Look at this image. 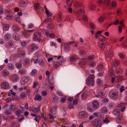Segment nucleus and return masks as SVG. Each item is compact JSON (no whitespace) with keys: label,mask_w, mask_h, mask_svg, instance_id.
<instances>
[{"label":"nucleus","mask_w":127,"mask_h":127,"mask_svg":"<svg viewBox=\"0 0 127 127\" xmlns=\"http://www.w3.org/2000/svg\"><path fill=\"white\" fill-rule=\"evenodd\" d=\"M34 8L36 10L40 13L42 12L43 10L42 8L39 6V4L38 3H36L34 4Z\"/></svg>","instance_id":"obj_3"},{"label":"nucleus","mask_w":127,"mask_h":127,"mask_svg":"<svg viewBox=\"0 0 127 127\" xmlns=\"http://www.w3.org/2000/svg\"><path fill=\"white\" fill-rule=\"evenodd\" d=\"M47 119L50 122H51L54 120V118L53 116L50 114H49L47 116Z\"/></svg>","instance_id":"obj_10"},{"label":"nucleus","mask_w":127,"mask_h":127,"mask_svg":"<svg viewBox=\"0 0 127 127\" xmlns=\"http://www.w3.org/2000/svg\"><path fill=\"white\" fill-rule=\"evenodd\" d=\"M3 30L5 31H7L9 28V26L8 25L4 24L3 26Z\"/></svg>","instance_id":"obj_26"},{"label":"nucleus","mask_w":127,"mask_h":127,"mask_svg":"<svg viewBox=\"0 0 127 127\" xmlns=\"http://www.w3.org/2000/svg\"><path fill=\"white\" fill-rule=\"evenodd\" d=\"M54 27V25L52 24H48L47 25V28L48 29H51Z\"/></svg>","instance_id":"obj_39"},{"label":"nucleus","mask_w":127,"mask_h":127,"mask_svg":"<svg viewBox=\"0 0 127 127\" xmlns=\"http://www.w3.org/2000/svg\"><path fill=\"white\" fill-rule=\"evenodd\" d=\"M94 76V75L92 74L90 75V77L92 78L91 80L90 83L91 86H93L94 85V80L93 78V77Z\"/></svg>","instance_id":"obj_20"},{"label":"nucleus","mask_w":127,"mask_h":127,"mask_svg":"<svg viewBox=\"0 0 127 127\" xmlns=\"http://www.w3.org/2000/svg\"><path fill=\"white\" fill-rule=\"evenodd\" d=\"M53 100L55 102H57L58 101V98L57 96H55V95H53L52 96Z\"/></svg>","instance_id":"obj_54"},{"label":"nucleus","mask_w":127,"mask_h":127,"mask_svg":"<svg viewBox=\"0 0 127 127\" xmlns=\"http://www.w3.org/2000/svg\"><path fill=\"white\" fill-rule=\"evenodd\" d=\"M102 32H96L95 35V38H99V36H101V35H100Z\"/></svg>","instance_id":"obj_50"},{"label":"nucleus","mask_w":127,"mask_h":127,"mask_svg":"<svg viewBox=\"0 0 127 127\" xmlns=\"http://www.w3.org/2000/svg\"><path fill=\"white\" fill-rule=\"evenodd\" d=\"M64 49L66 51H67L70 50V46L68 45V44L65 45L64 46Z\"/></svg>","instance_id":"obj_31"},{"label":"nucleus","mask_w":127,"mask_h":127,"mask_svg":"<svg viewBox=\"0 0 127 127\" xmlns=\"http://www.w3.org/2000/svg\"><path fill=\"white\" fill-rule=\"evenodd\" d=\"M26 0H20L19 3V5L20 6L22 7H25L27 5L26 3Z\"/></svg>","instance_id":"obj_8"},{"label":"nucleus","mask_w":127,"mask_h":127,"mask_svg":"<svg viewBox=\"0 0 127 127\" xmlns=\"http://www.w3.org/2000/svg\"><path fill=\"white\" fill-rule=\"evenodd\" d=\"M77 13L79 15H82L84 13V10L82 9H79L77 11Z\"/></svg>","instance_id":"obj_29"},{"label":"nucleus","mask_w":127,"mask_h":127,"mask_svg":"<svg viewBox=\"0 0 127 127\" xmlns=\"http://www.w3.org/2000/svg\"><path fill=\"white\" fill-rule=\"evenodd\" d=\"M7 66L9 69L11 70H13L14 68V65L11 63L8 64Z\"/></svg>","instance_id":"obj_22"},{"label":"nucleus","mask_w":127,"mask_h":127,"mask_svg":"<svg viewBox=\"0 0 127 127\" xmlns=\"http://www.w3.org/2000/svg\"><path fill=\"white\" fill-rule=\"evenodd\" d=\"M126 105L125 103H121L119 104L118 105V107L119 108H122L125 106Z\"/></svg>","instance_id":"obj_48"},{"label":"nucleus","mask_w":127,"mask_h":127,"mask_svg":"<svg viewBox=\"0 0 127 127\" xmlns=\"http://www.w3.org/2000/svg\"><path fill=\"white\" fill-rule=\"evenodd\" d=\"M116 1H113L111 3V5L110 6L111 7H116Z\"/></svg>","instance_id":"obj_46"},{"label":"nucleus","mask_w":127,"mask_h":127,"mask_svg":"<svg viewBox=\"0 0 127 127\" xmlns=\"http://www.w3.org/2000/svg\"><path fill=\"white\" fill-rule=\"evenodd\" d=\"M97 83L98 85L99 86H101L102 82L101 80L100 79H98L97 81Z\"/></svg>","instance_id":"obj_49"},{"label":"nucleus","mask_w":127,"mask_h":127,"mask_svg":"<svg viewBox=\"0 0 127 127\" xmlns=\"http://www.w3.org/2000/svg\"><path fill=\"white\" fill-rule=\"evenodd\" d=\"M19 77L17 74H14L13 76L12 80L15 82H16L19 80Z\"/></svg>","instance_id":"obj_12"},{"label":"nucleus","mask_w":127,"mask_h":127,"mask_svg":"<svg viewBox=\"0 0 127 127\" xmlns=\"http://www.w3.org/2000/svg\"><path fill=\"white\" fill-rule=\"evenodd\" d=\"M89 25L90 27H91L92 29L94 30L95 29V27L93 23H89Z\"/></svg>","instance_id":"obj_56"},{"label":"nucleus","mask_w":127,"mask_h":127,"mask_svg":"<svg viewBox=\"0 0 127 127\" xmlns=\"http://www.w3.org/2000/svg\"><path fill=\"white\" fill-rule=\"evenodd\" d=\"M122 118V116L119 115L117 117L116 120L118 122L120 123L121 122Z\"/></svg>","instance_id":"obj_43"},{"label":"nucleus","mask_w":127,"mask_h":127,"mask_svg":"<svg viewBox=\"0 0 127 127\" xmlns=\"http://www.w3.org/2000/svg\"><path fill=\"white\" fill-rule=\"evenodd\" d=\"M9 86V83L6 82H2L1 85V87L2 88L4 89H8Z\"/></svg>","instance_id":"obj_5"},{"label":"nucleus","mask_w":127,"mask_h":127,"mask_svg":"<svg viewBox=\"0 0 127 127\" xmlns=\"http://www.w3.org/2000/svg\"><path fill=\"white\" fill-rule=\"evenodd\" d=\"M123 78L121 76H117L115 78V80L117 81H121L122 79Z\"/></svg>","instance_id":"obj_37"},{"label":"nucleus","mask_w":127,"mask_h":127,"mask_svg":"<svg viewBox=\"0 0 127 127\" xmlns=\"http://www.w3.org/2000/svg\"><path fill=\"white\" fill-rule=\"evenodd\" d=\"M98 95L100 97H103L105 96V94L104 92H100L98 93Z\"/></svg>","instance_id":"obj_36"},{"label":"nucleus","mask_w":127,"mask_h":127,"mask_svg":"<svg viewBox=\"0 0 127 127\" xmlns=\"http://www.w3.org/2000/svg\"><path fill=\"white\" fill-rule=\"evenodd\" d=\"M99 39L100 40V41H101L102 42L104 41L106 39V38L104 36L102 35L99 36Z\"/></svg>","instance_id":"obj_35"},{"label":"nucleus","mask_w":127,"mask_h":127,"mask_svg":"<svg viewBox=\"0 0 127 127\" xmlns=\"http://www.w3.org/2000/svg\"><path fill=\"white\" fill-rule=\"evenodd\" d=\"M119 24L120 25V27H119V31L120 32L122 31V27H123L124 25L123 24V22L122 21H121L119 22Z\"/></svg>","instance_id":"obj_28"},{"label":"nucleus","mask_w":127,"mask_h":127,"mask_svg":"<svg viewBox=\"0 0 127 127\" xmlns=\"http://www.w3.org/2000/svg\"><path fill=\"white\" fill-rule=\"evenodd\" d=\"M37 72V70L36 69H34L31 72V74L32 76H34L36 74Z\"/></svg>","instance_id":"obj_42"},{"label":"nucleus","mask_w":127,"mask_h":127,"mask_svg":"<svg viewBox=\"0 0 127 127\" xmlns=\"http://www.w3.org/2000/svg\"><path fill=\"white\" fill-rule=\"evenodd\" d=\"M67 20H69V21L72 22L73 21V18L71 16L68 17L67 18Z\"/></svg>","instance_id":"obj_59"},{"label":"nucleus","mask_w":127,"mask_h":127,"mask_svg":"<svg viewBox=\"0 0 127 127\" xmlns=\"http://www.w3.org/2000/svg\"><path fill=\"white\" fill-rule=\"evenodd\" d=\"M94 115L98 117L99 116L101 117V114L100 113H95L94 114Z\"/></svg>","instance_id":"obj_61"},{"label":"nucleus","mask_w":127,"mask_h":127,"mask_svg":"<svg viewBox=\"0 0 127 127\" xmlns=\"http://www.w3.org/2000/svg\"><path fill=\"white\" fill-rule=\"evenodd\" d=\"M26 94L25 93L23 92L21 94L20 97L22 98H24L26 96Z\"/></svg>","instance_id":"obj_60"},{"label":"nucleus","mask_w":127,"mask_h":127,"mask_svg":"<svg viewBox=\"0 0 127 127\" xmlns=\"http://www.w3.org/2000/svg\"><path fill=\"white\" fill-rule=\"evenodd\" d=\"M2 73L5 76H7L9 74V72L6 70H4L2 71Z\"/></svg>","instance_id":"obj_44"},{"label":"nucleus","mask_w":127,"mask_h":127,"mask_svg":"<svg viewBox=\"0 0 127 127\" xmlns=\"http://www.w3.org/2000/svg\"><path fill=\"white\" fill-rule=\"evenodd\" d=\"M92 123L97 127H100L102 125V122L101 120L95 119L92 121Z\"/></svg>","instance_id":"obj_2"},{"label":"nucleus","mask_w":127,"mask_h":127,"mask_svg":"<svg viewBox=\"0 0 127 127\" xmlns=\"http://www.w3.org/2000/svg\"><path fill=\"white\" fill-rule=\"evenodd\" d=\"M81 4L80 2H78L75 4V6L78 8H80L81 6Z\"/></svg>","instance_id":"obj_52"},{"label":"nucleus","mask_w":127,"mask_h":127,"mask_svg":"<svg viewBox=\"0 0 127 127\" xmlns=\"http://www.w3.org/2000/svg\"><path fill=\"white\" fill-rule=\"evenodd\" d=\"M29 60L27 58H26L24 59L23 63L24 64H27L29 62Z\"/></svg>","instance_id":"obj_45"},{"label":"nucleus","mask_w":127,"mask_h":127,"mask_svg":"<svg viewBox=\"0 0 127 127\" xmlns=\"http://www.w3.org/2000/svg\"><path fill=\"white\" fill-rule=\"evenodd\" d=\"M42 96L39 94H37L35 95L34 100L36 101L38 100L40 101L42 100Z\"/></svg>","instance_id":"obj_9"},{"label":"nucleus","mask_w":127,"mask_h":127,"mask_svg":"<svg viewBox=\"0 0 127 127\" xmlns=\"http://www.w3.org/2000/svg\"><path fill=\"white\" fill-rule=\"evenodd\" d=\"M93 107L95 109L97 108L99 106L98 102L96 101H94L93 102Z\"/></svg>","instance_id":"obj_14"},{"label":"nucleus","mask_w":127,"mask_h":127,"mask_svg":"<svg viewBox=\"0 0 127 127\" xmlns=\"http://www.w3.org/2000/svg\"><path fill=\"white\" fill-rule=\"evenodd\" d=\"M77 59L75 56H71L70 58V60L71 61H75L77 60Z\"/></svg>","instance_id":"obj_41"},{"label":"nucleus","mask_w":127,"mask_h":127,"mask_svg":"<svg viewBox=\"0 0 127 127\" xmlns=\"http://www.w3.org/2000/svg\"><path fill=\"white\" fill-rule=\"evenodd\" d=\"M95 63L94 61L91 62L89 64V66L90 67H93L95 66Z\"/></svg>","instance_id":"obj_30"},{"label":"nucleus","mask_w":127,"mask_h":127,"mask_svg":"<svg viewBox=\"0 0 127 127\" xmlns=\"http://www.w3.org/2000/svg\"><path fill=\"white\" fill-rule=\"evenodd\" d=\"M122 70L119 68H117L115 70V73L117 74L120 75L122 73Z\"/></svg>","instance_id":"obj_25"},{"label":"nucleus","mask_w":127,"mask_h":127,"mask_svg":"<svg viewBox=\"0 0 127 127\" xmlns=\"http://www.w3.org/2000/svg\"><path fill=\"white\" fill-rule=\"evenodd\" d=\"M80 54L82 56H84L86 54L85 52L84 51L82 50H81L80 51Z\"/></svg>","instance_id":"obj_58"},{"label":"nucleus","mask_w":127,"mask_h":127,"mask_svg":"<svg viewBox=\"0 0 127 127\" xmlns=\"http://www.w3.org/2000/svg\"><path fill=\"white\" fill-rule=\"evenodd\" d=\"M105 16V15L104 14H103L101 16L99 17L98 21L100 22H102L104 20V17Z\"/></svg>","instance_id":"obj_27"},{"label":"nucleus","mask_w":127,"mask_h":127,"mask_svg":"<svg viewBox=\"0 0 127 127\" xmlns=\"http://www.w3.org/2000/svg\"><path fill=\"white\" fill-rule=\"evenodd\" d=\"M107 54L110 57H112L113 55V49L111 48L110 52L107 53Z\"/></svg>","instance_id":"obj_24"},{"label":"nucleus","mask_w":127,"mask_h":127,"mask_svg":"<svg viewBox=\"0 0 127 127\" xmlns=\"http://www.w3.org/2000/svg\"><path fill=\"white\" fill-rule=\"evenodd\" d=\"M60 64L59 62H57L54 63V66L55 68H57L59 67Z\"/></svg>","instance_id":"obj_34"},{"label":"nucleus","mask_w":127,"mask_h":127,"mask_svg":"<svg viewBox=\"0 0 127 127\" xmlns=\"http://www.w3.org/2000/svg\"><path fill=\"white\" fill-rule=\"evenodd\" d=\"M86 62L84 59H82L80 62V64L82 65H85Z\"/></svg>","instance_id":"obj_32"},{"label":"nucleus","mask_w":127,"mask_h":127,"mask_svg":"<svg viewBox=\"0 0 127 127\" xmlns=\"http://www.w3.org/2000/svg\"><path fill=\"white\" fill-rule=\"evenodd\" d=\"M81 117H85L87 115V114L84 111H81L79 113Z\"/></svg>","instance_id":"obj_21"},{"label":"nucleus","mask_w":127,"mask_h":127,"mask_svg":"<svg viewBox=\"0 0 127 127\" xmlns=\"http://www.w3.org/2000/svg\"><path fill=\"white\" fill-rule=\"evenodd\" d=\"M47 92L45 91H42L41 92V95L43 96H45L47 95Z\"/></svg>","instance_id":"obj_57"},{"label":"nucleus","mask_w":127,"mask_h":127,"mask_svg":"<svg viewBox=\"0 0 127 127\" xmlns=\"http://www.w3.org/2000/svg\"><path fill=\"white\" fill-rule=\"evenodd\" d=\"M120 111L118 109H115L113 111V113L115 115H119Z\"/></svg>","instance_id":"obj_17"},{"label":"nucleus","mask_w":127,"mask_h":127,"mask_svg":"<svg viewBox=\"0 0 127 127\" xmlns=\"http://www.w3.org/2000/svg\"><path fill=\"white\" fill-rule=\"evenodd\" d=\"M26 72V71L24 69H21L19 71V73L20 75L25 74Z\"/></svg>","instance_id":"obj_23"},{"label":"nucleus","mask_w":127,"mask_h":127,"mask_svg":"<svg viewBox=\"0 0 127 127\" xmlns=\"http://www.w3.org/2000/svg\"><path fill=\"white\" fill-rule=\"evenodd\" d=\"M16 107L15 105H10L9 106V109L11 111H13L15 109Z\"/></svg>","instance_id":"obj_33"},{"label":"nucleus","mask_w":127,"mask_h":127,"mask_svg":"<svg viewBox=\"0 0 127 127\" xmlns=\"http://www.w3.org/2000/svg\"><path fill=\"white\" fill-rule=\"evenodd\" d=\"M73 2L72 0H66V3L69 5H70Z\"/></svg>","instance_id":"obj_63"},{"label":"nucleus","mask_w":127,"mask_h":127,"mask_svg":"<svg viewBox=\"0 0 127 127\" xmlns=\"http://www.w3.org/2000/svg\"><path fill=\"white\" fill-rule=\"evenodd\" d=\"M14 42L12 40H10L9 41L8 44L9 45L11 46H13L14 44Z\"/></svg>","instance_id":"obj_64"},{"label":"nucleus","mask_w":127,"mask_h":127,"mask_svg":"<svg viewBox=\"0 0 127 127\" xmlns=\"http://www.w3.org/2000/svg\"><path fill=\"white\" fill-rule=\"evenodd\" d=\"M97 69L98 71H102L103 69V66L102 64H100L97 67Z\"/></svg>","instance_id":"obj_18"},{"label":"nucleus","mask_w":127,"mask_h":127,"mask_svg":"<svg viewBox=\"0 0 127 127\" xmlns=\"http://www.w3.org/2000/svg\"><path fill=\"white\" fill-rule=\"evenodd\" d=\"M13 36L15 39L17 40H19L20 37L19 35L16 32H14L13 34Z\"/></svg>","instance_id":"obj_15"},{"label":"nucleus","mask_w":127,"mask_h":127,"mask_svg":"<svg viewBox=\"0 0 127 127\" xmlns=\"http://www.w3.org/2000/svg\"><path fill=\"white\" fill-rule=\"evenodd\" d=\"M29 80V78L26 76L23 77L21 79V82L23 85L25 84L26 83L28 82Z\"/></svg>","instance_id":"obj_4"},{"label":"nucleus","mask_w":127,"mask_h":127,"mask_svg":"<svg viewBox=\"0 0 127 127\" xmlns=\"http://www.w3.org/2000/svg\"><path fill=\"white\" fill-rule=\"evenodd\" d=\"M40 106L41 105H39L37 108H34L33 107H32L31 110H32L35 113H37L40 110Z\"/></svg>","instance_id":"obj_6"},{"label":"nucleus","mask_w":127,"mask_h":127,"mask_svg":"<svg viewBox=\"0 0 127 127\" xmlns=\"http://www.w3.org/2000/svg\"><path fill=\"white\" fill-rule=\"evenodd\" d=\"M33 40L35 41H40V40L39 38H38L37 36V35L36 33H35L34 35L33 38Z\"/></svg>","instance_id":"obj_19"},{"label":"nucleus","mask_w":127,"mask_h":127,"mask_svg":"<svg viewBox=\"0 0 127 127\" xmlns=\"http://www.w3.org/2000/svg\"><path fill=\"white\" fill-rule=\"evenodd\" d=\"M38 82L36 81L34 82L33 83V85L32 86L33 88H34L36 87L37 85L38 84Z\"/></svg>","instance_id":"obj_62"},{"label":"nucleus","mask_w":127,"mask_h":127,"mask_svg":"<svg viewBox=\"0 0 127 127\" xmlns=\"http://www.w3.org/2000/svg\"><path fill=\"white\" fill-rule=\"evenodd\" d=\"M4 39L6 40H9L11 38V35L9 33L6 34L4 35Z\"/></svg>","instance_id":"obj_11"},{"label":"nucleus","mask_w":127,"mask_h":127,"mask_svg":"<svg viewBox=\"0 0 127 127\" xmlns=\"http://www.w3.org/2000/svg\"><path fill=\"white\" fill-rule=\"evenodd\" d=\"M119 61L117 60H114L113 62V64L115 66H117L119 64Z\"/></svg>","instance_id":"obj_38"},{"label":"nucleus","mask_w":127,"mask_h":127,"mask_svg":"<svg viewBox=\"0 0 127 127\" xmlns=\"http://www.w3.org/2000/svg\"><path fill=\"white\" fill-rule=\"evenodd\" d=\"M20 43L21 46L23 47L26 46L27 45V43L25 41L20 42Z\"/></svg>","instance_id":"obj_47"},{"label":"nucleus","mask_w":127,"mask_h":127,"mask_svg":"<svg viewBox=\"0 0 127 127\" xmlns=\"http://www.w3.org/2000/svg\"><path fill=\"white\" fill-rule=\"evenodd\" d=\"M51 112L53 114H55L56 113V109L54 108H52L51 109Z\"/></svg>","instance_id":"obj_40"},{"label":"nucleus","mask_w":127,"mask_h":127,"mask_svg":"<svg viewBox=\"0 0 127 127\" xmlns=\"http://www.w3.org/2000/svg\"><path fill=\"white\" fill-rule=\"evenodd\" d=\"M102 111L103 113H106L107 112V108L105 107H104L102 108Z\"/></svg>","instance_id":"obj_53"},{"label":"nucleus","mask_w":127,"mask_h":127,"mask_svg":"<svg viewBox=\"0 0 127 127\" xmlns=\"http://www.w3.org/2000/svg\"><path fill=\"white\" fill-rule=\"evenodd\" d=\"M35 48L36 49H37L38 48V47H36L34 43L32 44L31 46L30 51L31 52L33 51Z\"/></svg>","instance_id":"obj_16"},{"label":"nucleus","mask_w":127,"mask_h":127,"mask_svg":"<svg viewBox=\"0 0 127 127\" xmlns=\"http://www.w3.org/2000/svg\"><path fill=\"white\" fill-rule=\"evenodd\" d=\"M98 1L99 3H102L105 5H108L110 2V0H98Z\"/></svg>","instance_id":"obj_7"},{"label":"nucleus","mask_w":127,"mask_h":127,"mask_svg":"<svg viewBox=\"0 0 127 127\" xmlns=\"http://www.w3.org/2000/svg\"><path fill=\"white\" fill-rule=\"evenodd\" d=\"M99 46L101 49H104L105 48V45L101 41H99L98 43Z\"/></svg>","instance_id":"obj_13"},{"label":"nucleus","mask_w":127,"mask_h":127,"mask_svg":"<svg viewBox=\"0 0 127 127\" xmlns=\"http://www.w3.org/2000/svg\"><path fill=\"white\" fill-rule=\"evenodd\" d=\"M109 95L112 99H116L118 97V92L116 90H112L110 92Z\"/></svg>","instance_id":"obj_1"},{"label":"nucleus","mask_w":127,"mask_h":127,"mask_svg":"<svg viewBox=\"0 0 127 127\" xmlns=\"http://www.w3.org/2000/svg\"><path fill=\"white\" fill-rule=\"evenodd\" d=\"M22 111L21 110H18L16 111V114L17 116H19L22 113Z\"/></svg>","instance_id":"obj_51"},{"label":"nucleus","mask_w":127,"mask_h":127,"mask_svg":"<svg viewBox=\"0 0 127 127\" xmlns=\"http://www.w3.org/2000/svg\"><path fill=\"white\" fill-rule=\"evenodd\" d=\"M95 5H91L89 7V9L90 10H93L95 9Z\"/></svg>","instance_id":"obj_55"}]
</instances>
